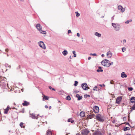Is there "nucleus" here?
Returning a JSON list of instances; mask_svg holds the SVG:
<instances>
[{
	"label": "nucleus",
	"instance_id": "f257e3e1",
	"mask_svg": "<svg viewBox=\"0 0 135 135\" xmlns=\"http://www.w3.org/2000/svg\"><path fill=\"white\" fill-rule=\"evenodd\" d=\"M111 64L110 61L106 59H105L102 61V65L108 67Z\"/></svg>",
	"mask_w": 135,
	"mask_h": 135
},
{
	"label": "nucleus",
	"instance_id": "f03ea898",
	"mask_svg": "<svg viewBox=\"0 0 135 135\" xmlns=\"http://www.w3.org/2000/svg\"><path fill=\"white\" fill-rule=\"evenodd\" d=\"M36 27L37 29L41 33L43 34H45L46 33V32L45 31H42L41 30L42 27L40 24H37L36 25Z\"/></svg>",
	"mask_w": 135,
	"mask_h": 135
},
{
	"label": "nucleus",
	"instance_id": "7ed1b4c3",
	"mask_svg": "<svg viewBox=\"0 0 135 135\" xmlns=\"http://www.w3.org/2000/svg\"><path fill=\"white\" fill-rule=\"evenodd\" d=\"M90 131L87 128L84 129L81 131V134L83 135H87Z\"/></svg>",
	"mask_w": 135,
	"mask_h": 135
},
{
	"label": "nucleus",
	"instance_id": "20e7f679",
	"mask_svg": "<svg viewBox=\"0 0 135 135\" xmlns=\"http://www.w3.org/2000/svg\"><path fill=\"white\" fill-rule=\"evenodd\" d=\"M81 87L84 90H87L90 89L89 87L88 86L87 84L86 83H84L81 84Z\"/></svg>",
	"mask_w": 135,
	"mask_h": 135
},
{
	"label": "nucleus",
	"instance_id": "39448f33",
	"mask_svg": "<svg viewBox=\"0 0 135 135\" xmlns=\"http://www.w3.org/2000/svg\"><path fill=\"white\" fill-rule=\"evenodd\" d=\"M112 25L116 31L119 30V25L118 24L112 23Z\"/></svg>",
	"mask_w": 135,
	"mask_h": 135
},
{
	"label": "nucleus",
	"instance_id": "423d86ee",
	"mask_svg": "<svg viewBox=\"0 0 135 135\" xmlns=\"http://www.w3.org/2000/svg\"><path fill=\"white\" fill-rule=\"evenodd\" d=\"M39 46L41 47L42 48L44 49H46L45 46L42 41H40L38 43Z\"/></svg>",
	"mask_w": 135,
	"mask_h": 135
},
{
	"label": "nucleus",
	"instance_id": "0eeeda50",
	"mask_svg": "<svg viewBox=\"0 0 135 135\" xmlns=\"http://www.w3.org/2000/svg\"><path fill=\"white\" fill-rule=\"evenodd\" d=\"M93 110L95 113H97L99 112V107L97 106L93 107Z\"/></svg>",
	"mask_w": 135,
	"mask_h": 135
},
{
	"label": "nucleus",
	"instance_id": "6e6552de",
	"mask_svg": "<svg viewBox=\"0 0 135 135\" xmlns=\"http://www.w3.org/2000/svg\"><path fill=\"white\" fill-rule=\"evenodd\" d=\"M96 118L97 120L101 122V115L100 114H97Z\"/></svg>",
	"mask_w": 135,
	"mask_h": 135
},
{
	"label": "nucleus",
	"instance_id": "1a4fd4ad",
	"mask_svg": "<svg viewBox=\"0 0 135 135\" xmlns=\"http://www.w3.org/2000/svg\"><path fill=\"white\" fill-rule=\"evenodd\" d=\"M122 98V97L121 96L118 97L116 100V103L118 104L120 103Z\"/></svg>",
	"mask_w": 135,
	"mask_h": 135
},
{
	"label": "nucleus",
	"instance_id": "9d476101",
	"mask_svg": "<svg viewBox=\"0 0 135 135\" xmlns=\"http://www.w3.org/2000/svg\"><path fill=\"white\" fill-rule=\"evenodd\" d=\"M5 80V79L3 78H0V85H2L3 86H4V82L3 81Z\"/></svg>",
	"mask_w": 135,
	"mask_h": 135
},
{
	"label": "nucleus",
	"instance_id": "9b49d317",
	"mask_svg": "<svg viewBox=\"0 0 135 135\" xmlns=\"http://www.w3.org/2000/svg\"><path fill=\"white\" fill-rule=\"evenodd\" d=\"M118 9L122 12H124L125 11L124 8H123L121 6H118Z\"/></svg>",
	"mask_w": 135,
	"mask_h": 135
},
{
	"label": "nucleus",
	"instance_id": "f8f14e48",
	"mask_svg": "<svg viewBox=\"0 0 135 135\" xmlns=\"http://www.w3.org/2000/svg\"><path fill=\"white\" fill-rule=\"evenodd\" d=\"M30 114L31 115L30 116V117H31L32 118L36 119H37L38 117H36L35 116V114Z\"/></svg>",
	"mask_w": 135,
	"mask_h": 135
},
{
	"label": "nucleus",
	"instance_id": "ddd939ff",
	"mask_svg": "<svg viewBox=\"0 0 135 135\" xmlns=\"http://www.w3.org/2000/svg\"><path fill=\"white\" fill-rule=\"evenodd\" d=\"M107 56L108 57L110 58L112 56V54L109 51L107 53Z\"/></svg>",
	"mask_w": 135,
	"mask_h": 135
},
{
	"label": "nucleus",
	"instance_id": "4468645a",
	"mask_svg": "<svg viewBox=\"0 0 135 135\" xmlns=\"http://www.w3.org/2000/svg\"><path fill=\"white\" fill-rule=\"evenodd\" d=\"M29 103L26 101H24V103H22V105L24 106H27L29 105Z\"/></svg>",
	"mask_w": 135,
	"mask_h": 135
},
{
	"label": "nucleus",
	"instance_id": "2eb2a0df",
	"mask_svg": "<svg viewBox=\"0 0 135 135\" xmlns=\"http://www.w3.org/2000/svg\"><path fill=\"white\" fill-rule=\"evenodd\" d=\"M121 77L122 78H126L127 77V75L125 73L123 72L121 74Z\"/></svg>",
	"mask_w": 135,
	"mask_h": 135
},
{
	"label": "nucleus",
	"instance_id": "dca6fc26",
	"mask_svg": "<svg viewBox=\"0 0 135 135\" xmlns=\"http://www.w3.org/2000/svg\"><path fill=\"white\" fill-rule=\"evenodd\" d=\"M130 109V112L131 113L133 110H135V104H134L133 106L131 108L129 109Z\"/></svg>",
	"mask_w": 135,
	"mask_h": 135
},
{
	"label": "nucleus",
	"instance_id": "f3484780",
	"mask_svg": "<svg viewBox=\"0 0 135 135\" xmlns=\"http://www.w3.org/2000/svg\"><path fill=\"white\" fill-rule=\"evenodd\" d=\"M76 97L78 98V100H79L81 99L82 98V96H80V95L78 94H77L76 95Z\"/></svg>",
	"mask_w": 135,
	"mask_h": 135
},
{
	"label": "nucleus",
	"instance_id": "a211bd4d",
	"mask_svg": "<svg viewBox=\"0 0 135 135\" xmlns=\"http://www.w3.org/2000/svg\"><path fill=\"white\" fill-rule=\"evenodd\" d=\"M131 102L132 103H135V97H132L131 99Z\"/></svg>",
	"mask_w": 135,
	"mask_h": 135
},
{
	"label": "nucleus",
	"instance_id": "6ab92c4d",
	"mask_svg": "<svg viewBox=\"0 0 135 135\" xmlns=\"http://www.w3.org/2000/svg\"><path fill=\"white\" fill-rule=\"evenodd\" d=\"M10 108L8 106L7 108L4 111V113L5 114H7L8 113V111L9 110Z\"/></svg>",
	"mask_w": 135,
	"mask_h": 135
},
{
	"label": "nucleus",
	"instance_id": "aec40b11",
	"mask_svg": "<svg viewBox=\"0 0 135 135\" xmlns=\"http://www.w3.org/2000/svg\"><path fill=\"white\" fill-rule=\"evenodd\" d=\"M85 115V113L84 112H81L80 113V115L82 117H84Z\"/></svg>",
	"mask_w": 135,
	"mask_h": 135
},
{
	"label": "nucleus",
	"instance_id": "412c9836",
	"mask_svg": "<svg viewBox=\"0 0 135 135\" xmlns=\"http://www.w3.org/2000/svg\"><path fill=\"white\" fill-rule=\"evenodd\" d=\"M46 135H52V133L50 130H49L47 131Z\"/></svg>",
	"mask_w": 135,
	"mask_h": 135
},
{
	"label": "nucleus",
	"instance_id": "4be33fe9",
	"mask_svg": "<svg viewBox=\"0 0 135 135\" xmlns=\"http://www.w3.org/2000/svg\"><path fill=\"white\" fill-rule=\"evenodd\" d=\"M62 53L64 56H66L68 54V52L66 50H65L62 52Z\"/></svg>",
	"mask_w": 135,
	"mask_h": 135
},
{
	"label": "nucleus",
	"instance_id": "5701e85b",
	"mask_svg": "<svg viewBox=\"0 0 135 135\" xmlns=\"http://www.w3.org/2000/svg\"><path fill=\"white\" fill-rule=\"evenodd\" d=\"M95 36L99 37H100L101 36V34L98 32H96L95 33Z\"/></svg>",
	"mask_w": 135,
	"mask_h": 135
},
{
	"label": "nucleus",
	"instance_id": "b1692460",
	"mask_svg": "<svg viewBox=\"0 0 135 135\" xmlns=\"http://www.w3.org/2000/svg\"><path fill=\"white\" fill-rule=\"evenodd\" d=\"M95 116V115L93 114H91L90 115H89V116L88 117V118L89 119H91L92 118H93Z\"/></svg>",
	"mask_w": 135,
	"mask_h": 135
},
{
	"label": "nucleus",
	"instance_id": "393cba45",
	"mask_svg": "<svg viewBox=\"0 0 135 135\" xmlns=\"http://www.w3.org/2000/svg\"><path fill=\"white\" fill-rule=\"evenodd\" d=\"M44 99L46 100H48L49 99V97L46 96L44 95L43 98V100H44Z\"/></svg>",
	"mask_w": 135,
	"mask_h": 135
},
{
	"label": "nucleus",
	"instance_id": "a878e982",
	"mask_svg": "<svg viewBox=\"0 0 135 135\" xmlns=\"http://www.w3.org/2000/svg\"><path fill=\"white\" fill-rule=\"evenodd\" d=\"M130 128L129 127H127L124 128L123 130L124 131H125L127 130H129L130 129Z\"/></svg>",
	"mask_w": 135,
	"mask_h": 135
},
{
	"label": "nucleus",
	"instance_id": "bb28decb",
	"mask_svg": "<svg viewBox=\"0 0 135 135\" xmlns=\"http://www.w3.org/2000/svg\"><path fill=\"white\" fill-rule=\"evenodd\" d=\"M66 99L69 100H71V98L69 95H68L66 97Z\"/></svg>",
	"mask_w": 135,
	"mask_h": 135
},
{
	"label": "nucleus",
	"instance_id": "cd10ccee",
	"mask_svg": "<svg viewBox=\"0 0 135 135\" xmlns=\"http://www.w3.org/2000/svg\"><path fill=\"white\" fill-rule=\"evenodd\" d=\"M78 83V82L77 81H75V83L74 85L75 86H76L77 85Z\"/></svg>",
	"mask_w": 135,
	"mask_h": 135
},
{
	"label": "nucleus",
	"instance_id": "c85d7f7f",
	"mask_svg": "<svg viewBox=\"0 0 135 135\" xmlns=\"http://www.w3.org/2000/svg\"><path fill=\"white\" fill-rule=\"evenodd\" d=\"M75 13L76 14V17H79L80 16V14L78 12H75Z\"/></svg>",
	"mask_w": 135,
	"mask_h": 135
},
{
	"label": "nucleus",
	"instance_id": "c756f323",
	"mask_svg": "<svg viewBox=\"0 0 135 135\" xmlns=\"http://www.w3.org/2000/svg\"><path fill=\"white\" fill-rule=\"evenodd\" d=\"M132 21V20H128L127 21H126L125 22V23H129V22H131Z\"/></svg>",
	"mask_w": 135,
	"mask_h": 135
},
{
	"label": "nucleus",
	"instance_id": "7c9ffc66",
	"mask_svg": "<svg viewBox=\"0 0 135 135\" xmlns=\"http://www.w3.org/2000/svg\"><path fill=\"white\" fill-rule=\"evenodd\" d=\"M23 123L22 122H21L20 124V125L21 126V127L22 128L23 127Z\"/></svg>",
	"mask_w": 135,
	"mask_h": 135
},
{
	"label": "nucleus",
	"instance_id": "2f4dec72",
	"mask_svg": "<svg viewBox=\"0 0 135 135\" xmlns=\"http://www.w3.org/2000/svg\"><path fill=\"white\" fill-rule=\"evenodd\" d=\"M90 55H93L94 56H96L97 55L95 53H94V54L90 53Z\"/></svg>",
	"mask_w": 135,
	"mask_h": 135
},
{
	"label": "nucleus",
	"instance_id": "473e14b6",
	"mask_svg": "<svg viewBox=\"0 0 135 135\" xmlns=\"http://www.w3.org/2000/svg\"><path fill=\"white\" fill-rule=\"evenodd\" d=\"M93 90L94 91H97V87L96 86L95 87H94V88L93 89Z\"/></svg>",
	"mask_w": 135,
	"mask_h": 135
},
{
	"label": "nucleus",
	"instance_id": "72a5a7b5",
	"mask_svg": "<svg viewBox=\"0 0 135 135\" xmlns=\"http://www.w3.org/2000/svg\"><path fill=\"white\" fill-rule=\"evenodd\" d=\"M133 89L132 88H128V90H130V91H132L133 90Z\"/></svg>",
	"mask_w": 135,
	"mask_h": 135
},
{
	"label": "nucleus",
	"instance_id": "f704fd0d",
	"mask_svg": "<svg viewBox=\"0 0 135 135\" xmlns=\"http://www.w3.org/2000/svg\"><path fill=\"white\" fill-rule=\"evenodd\" d=\"M114 82L113 80H111L110 81V83L111 84H113Z\"/></svg>",
	"mask_w": 135,
	"mask_h": 135
},
{
	"label": "nucleus",
	"instance_id": "c9c22d12",
	"mask_svg": "<svg viewBox=\"0 0 135 135\" xmlns=\"http://www.w3.org/2000/svg\"><path fill=\"white\" fill-rule=\"evenodd\" d=\"M21 112L22 113H23L24 112V109H22L21 110Z\"/></svg>",
	"mask_w": 135,
	"mask_h": 135
},
{
	"label": "nucleus",
	"instance_id": "e433bc0d",
	"mask_svg": "<svg viewBox=\"0 0 135 135\" xmlns=\"http://www.w3.org/2000/svg\"><path fill=\"white\" fill-rule=\"evenodd\" d=\"M126 50V49L124 48V47H123L122 48V51L123 52H124Z\"/></svg>",
	"mask_w": 135,
	"mask_h": 135
},
{
	"label": "nucleus",
	"instance_id": "4c0bfd02",
	"mask_svg": "<svg viewBox=\"0 0 135 135\" xmlns=\"http://www.w3.org/2000/svg\"><path fill=\"white\" fill-rule=\"evenodd\" d=\"M80 34L79 33H77V36L78 37H79L80 36Z\"/></svg>",
	"mask_w": 135,
	"mask_h": 135
},
{
	"label": "nucleus",
	"instance_id": "58836bf2",
	"mask_svg": "<svg viewBox=\"0 0 135 135\" xmlns=\"http://www.w3.org/2000/svg\"><path fill=\"white\" fill-rule=\"evenodd\" d=\"M97 71L99 72L100 71L101 72V70L98 69L97 70Z\"/></svg>",
	"mask_w": 135,
	"mask_h": 135
},
{
	"label": "nucleus",
	"instance_id": "ea45409f",
	"mask_svg": "<svg viewBox=\"0 0 135 135\" xmlns=\"http://www.w3.org/2000/svg\"><path fill=\"white\" fill-rule=\"evenodd\" d=\"M68 32L69 33H70L71 32V30H69L68 31Z\"/></svg>",
	"mask_w": 135,
	"mask_h": 135
},
{
	"label": "nucleus",
	"instance_id": "a19ab883",
	"mask_svg": "<svg viewBox=\"0 0 135 135\" xmlns=\"http://www.w3.org/2000/svg\"><path fill=\"white\" fill-rule=\"evenodd\" d=\"M73 53L74 55L75 54V51H73Z\"/></svg>",
	"mask_w": 135,
	"mask_h": 135
},
{
	"label": "nucleus",
	"instance_id": "79ce46f5",
	"mask_svg": "<svg viewBox=\"0 0 135 135\" xmlns=\"http://www.w3.org/2000/svg\"><path fill=\"white\" fill-rule=\"evenodd\" d=\"M70 120V119H69L68 120V122H70L71 121Z\"/></svg>",
	"mask_w": 135,
	"mask_h": 135
},
{
	"label": "nucleus",
	"instance_id": "37998d69",
	"mask_svg": "<svg viewBox=\"0 0 135 135\" xmlns=\"http://www.w3.org/2000/svg\"><path fill=\"white\" fill-rule=\"evenodd\" d=\"M45 107L46 108H48V106L47 105H45Z\"/></svg>",
	"mask_w": 135,
	"mask_h": 135
},
{
	"label": "nucleus",
	"instance_id": "c03bdc74",
	"mask_svg": "<svg viewBox=\"0 0 135 135\" xmlns=\"http://www.w3.org/2000/svg\"><path fill=\"white\" fill-rule=\"evenodd\" d=\"M74 122V120H71L70 121V122H71V123H73Z\"/></svg>",
	"mask_w": 135,
	"mask_h": 135
},
{
	"label": "nucleus",
	"instance_id": "a18cd8bd",
	"mask_svg": "<svg viewBox=\"0 0 135 135\" xmlns=\"http://www.w3.org/2000/svg\"><path fill=\"white\" fill-rule=\"evenodd\" d=\"M8 49H5V51H6V52H8Z\"/></svg>",
	"mask_w": 135,
	"mask_h": 135
},
{
	"label": "nucleus",
	"instance_id": "49530a36",
	"mask_svg": "<svg viewBox=\"0 0 135 135\" xmlns=\"http://www.w3.org/2000/svg\"><path fill=\"white\" fill-rule=\"evenodd\" d=\"M49 89H52V87H51V86H49Z\"/></svg>",
	"mask_w": 135,
	"mask_h": 135
},
{
	"label": "nucleus",
	"instance_id": "de8ad7c7",
	"mask_svg": "<svg viewBox=\"0 0 135 135\" xmlns=\"http://www.w3.org/2000/svg\"><path fill=\"white\" fill-rule=\"evenodd\" d=\"M74 56L75 57L76 56V54H75L74 55Z\"/></svg>",
	"mask_w": 135,
	"mask_h": 135
},
{
	"label": "nucleus",
	"instance_id": "09e8293b",
	"mask_svg": "<svg viewBox=\"0 0 135 135\" xmlns=\"http://www.w3.org/2000/svg\"><path fill=\"white\" fill-rule=\"evenodd\" d=\"M8 64H5V66H6V67H7L8 66Z\"/></svg>",
	"mask_w": 135,
	"mask_h": 135
},
{
	"label": "nucleus",
	"instance_id": "8fccbe9b",
	"mask_svg": "<svg viewBox=\"0 0 135 135\" xmlns=\"http://www.w3.org/2000/svg\"><path fill=\"white\" fill-rule=\"evenodd\" d=\"M49 109H51V106H50L49 107Z\"/></svg>",
	"mask_w": 135,
	"mask_h": 135
},
{
	"label": "nucleus",
	"instance_id": "3c124183",
	"mask_svg": "<svg viewBox=\"0 0 135 135\" xmlns=\"http://www.w3.org/2000/svg\"><path fill=\"white\" fill-rule=\"evenodd\" d=\"M123 42L124 43H125L126 42V40H123Z\"/></svg>",
	"mask_w": 135,
	"mask_h": 135
},
{
	"label": "nucleus",
	"instance_id": "603ef678",
	"mask_svg": "<svg viewBox=\"0 0 135 135\" xmlns=\"http://www.w3.org/2000/svg\"><path fill=\"white\" fill-rule=\"evenodd\" d=\"M99 68L100 69V70H101V67L100 66H99Z\"/></svg>",
	"mask_w": 135,
	"mask_h": 135
},
{
	"label": "nucleus",
	"instance_id": "864d4df0",
	"mask_svg": "<svg viewBox=\"0 0 135 135\" xmlns=\"http://www.w3.org/2000/svg\"><path fill=\"white\" fill-rule=\"evenodd\" d=\"M105 86V85L104 84L102 85V87H103Z\"/></svg>",
	"mask_w": 135,
	"mask_h": 135
},
{
	"label": "nucleus",
	"instance_id": "5fc2aeb1",
	"mask_svg": "<svg viewBox=\"0 0 135 135\" xmlns=\"http://www.w3.org/2000/svg\"><path fill=\"white\" fill-rule=\"evenodd\" d=\"M90 59H91V57H88V59L89 60H90Z\"/></svg>",
	"mask_w": 135,
	"mask_h": 135
},
{
	"label": "nucleus",
	"instance_id": "6e6d98bb",
	"mask_svg": "<svg viewBox=\"0 0 135 135\" xmlns=\"http://www.w3.org/2000/svg\"><path fill=\"white\" fill-rule=\"evenodd\" d=\"M52 90H54V91H55V89L54 88H52Z\"/></svg>",
	"mask_w": 135,
	"mask_h": 135
},
{
	"label": "nucleus",
	"instance_id": "4d7b16f0",
	"mask_svg": "<svg viewBox=\"0 0 135 135\" xmlns=\"http://www.w3.org/2000/svg\"><path fill=\"white\" fill-rule=\"evenodd\" d=\"M87 96L88 97H90V95H87Z\"/></svg>",
	"mask_w": 135,
	"mask_h": 135
},
{
	"label": "nucleus",
	"instance_id": "13d9d810",
	"mask_svg": "<svg viewBox=\"0 0 135 135\" xmlns=\"http://www.w3.org/2000/svg\"><path fill=\"white\" fill-rule=\"evenodd\" d=\"M126 135H131V134H126Z\"/></svg>",
	"mask_w": 135,
	"mask_h": 135
},
{
	"label": "nucleus",
	"instance_id": "bf43d9fd",
	"mask_svg": "<svg viewBox=\"0 0 135 135\" xmlns=\"http://www.w3.org/2000/svg\"><path fill=\"white\" fill-rule=\"evenodd\" d=\"M69 58L70 59H72V57H71V56H70V57H69Z\"/></svg>",
	"mask_w": 135,
	"mask_h": 135
},
{
	"label": "nucleus",
	"instance_id": "052dcab7",
	"mask_svg": "<svg viewBox=\"0 0 135 135\" xmlns=\"http://www.w3.org/2000/svg\"><path fill=\"white\" fill-rule=\"evenodd\" d=\"M104 56V54H102V56L103 57Z\"/></svg>",
	"mask_w": 135,
	"mask_h": 135
},
{
	"label": "nucleus",
	"instance_id": "680f3d73",
	"mask_svg": "<svg viewBox=\"0 0 135 135\" xmlns=\"http://www.w3.org/2000/svg\"><path fill=\"white\" fill-rule=\"evenodd\" d=\"M8 67H9V68H11V66L10 65H9Z\"/></svg>",
	"mask_w": 135,
	"mask_h": 135
},
{
	"label": "nucleus",
	"instance_id": "e2e57ef3",
	"mask_svg": "<svg viewBox=\"0 0 135 135\" xmlns=\"http://www.w3.org/2000/svg\"><path fill=\"white\" fill-rule=\"evenodd\" d=\"M102 122L104 120L103 119H102Z\"/></svg>",
	"mask_w": 135,
	"mask_h": 135
},
{
	"label": "nucleus",
	"instance_id": "0e129e2a",
	"mask_svg": "<svg viewBox=\"0 0 135 135\" xmlns=\"http://www.w3.org/2000/svg\"><path fill=\"white\" fill-rule=\"evenodd\" d=\"M95 133H93V135H94V134H95Z\"/></svg>",
	"mask_w": 135,
	"mask_h": 135
},
{
	"label": "nucleus",
	"instance_id": "69168bd1",
	"mask_svg": "<svg viewBox=\"0 0 135 135\" xmlns=\"http://www.w3.org/2000/svg\"><path fill=\"white\" fill-rule=\"evenodd\" d=\"M99 86H101V84H100L99 85Z\"/></svg>",
	"mask_w": 135,
	"mask_h": 135
},
{
	"label": "nucleus",
	"instance_id": "338daca9",
	"mask_svg": "<svg viewBox=\"0 0 135 135\" xmlns=\"http://www.w3.org/2000/svg\"><path fill=\"white\" fill-rule=\"evenodd\" d=\"M29 42H31V41H29Z\"/></svg>",
	"mask_w": 135,
	"mask_h": 135
},
{
	"label": "nucleus",
	"instance_id": "774afa93",
	"mask_svg": "<svg viewBox=\"0 0 135 135\" xmlns=\"http://www.w3.org/2000/svg\"><path fill=\"white\" fill-rule=\"evenodd\" d=\"M7 54V56H8V55Z\"/></svg>",
	"mask_w": 135,
	"mask_h": 135
}]
</instances>
